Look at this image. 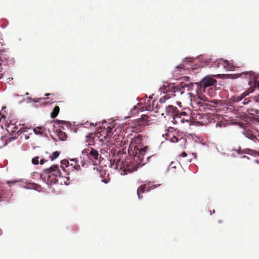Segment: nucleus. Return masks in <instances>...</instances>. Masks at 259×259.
Masks as SVG:
<instances>
[{"instance_id": "60", "label": "nucleus", "mask_w": 259, "mask_h": 259, "mask_svg": "<svg viewBox=\"0 0 259 259\" xmlns=\"http://www.w3.org/2000/svg\"><path fill=\"white\" fill-rule=\"evenodd\" d=\"M230 156H231V157H236V155H235V154H234V153L231 154L230 155Z\"/></svg>"}, {"instance_id": "50", "label": "nucleus", "mask_w": 259, "mask_h": 259, "mask_svg": "<svg viewBox=\"0 0 259 259\" xmlns=\"http://www.w3.org/2000/svg\"><path fill=\"white\" fill-rule=\"evenodd\" d=\"M32 100H33V99H32L31 97H28L27 98V103L31 102H32Z\"/></svg>"}, {"instance_id": "64", "label": "nucleus", "mask_w": 259, "mask_h": 259, "mask_svg": "<svg viewBox=\"0 0 259 259\" xmlns=\"http://www.w3.org/2000/svg\"><path fill=\"white\" fill-rule=\"evenodd\" d=\"M177 104L179 106H180L181 104V103L180 102H177Z\"/></svg>"}, {"instance_id": "58", "label": "nucleus", "mask_w": 259, "mask_h": 259, "mask_svg": "<svg viewBox=\"0 0 259 259\" xmlns=\"http://www.w3.org/2000/svg\"><path fill=\"white\" fill-rule=\"evenodd\" d=\"M241 158H247V159H249V157L248 156H242L241 157Z\"/></svg>"}, {"instance_id": "44", "label": "nucleus", "mask_w": 259, "mask_h": 259, "mask_svg": "<svg viewBox=\"0 0 259 259\" xmlns=\"http://www.w3.org/2000/svg\"><path fill=\"white\" fill-rule=\"evenodd\" d=\"M173 164H174V162H171L169 164V167H168L167 170H168L170 167H171L172 168H176V166L174 165Z\"/></svg>"}, {"instance_id": "51", "label": "nucleus", "mask_w": 259, "mask_h": 259, "mask_svg": "<svg viewBox=\"0 0 259 259\" xmlns=\"http://www.w3.org/2000/svg\"><path fill=\"white\" fill-rule=\"evenodd\" d=\"M102 182L105 184H107L108 183V181H107V180L106 179H103L102 180Z\"/></svg>"}, {"instance_id": "48", "label": "nucleus", "mask_w": 259, "mask_h": 259, "mask_svg": "<svg viewBox=\"0 0 259 259\" xmlns=\"http://www.w3.org/2000/svg\"><path fill=\"white\" fill-rule=\"evenodd\" d=\"M17 137H11V138H10L9 139V142H12V141H14V140H16V139H17Z\"/></svg>"}, {"instance_id": "49", "label": "nucleus", "mask_w": 259, "mask_h": 259, "mask_svg": "<svg viewBox=\"0 0 259 259\" xmlns=\"http://www.w3.org/2000/svg\"><path fill=\"white\" fill-rule=\"evenodd\" d=\"M181 156L183 157H186L187 156V154L186 152L184 151L181 154Z\"/></svg>"}, {"instance_id": "28", "label": "nucleus", "mask_w": 259, "mask_h": 259, "mask_svg": "<svg viewBox=\"0 0 259 259\" xmlns=\"http://www.w3.org/2000/svg\"><path fill=\"white\" fill-rule=\"evenodd\" d=\"M194 59V58H193L186 57L183 59V61L184 62H190V63H192Z\"/></svg>"}, {"instance_id": "13", "label": "nucleus", "mask_w": 259, "mask_h": 259, "mask_svg": "<svg viewBox=\"0 0 259 259\" xmlns=\"http://www.w3.org/2000/svg\"><path fill=\"white\" fill-rule=\"evenodd\" d=\"M52 174L53 176L55 177H63V176L62 175V172L60 170L59 168V166L58 165H57V168H54L52 170Z\"/></svg>"}, {"instance_id": "45", "label": "nucleus", "mask_w": 259, "mask_h": 259, "mask_svg": "<svg viewBox=\"0 0 259 259\" xmlns=\"http://www.w3.org/2000/svg\"><path fill=\"white\" fill-rule=\"evenodd\" d=\"M81 125H84V127H87L89 125H92V123H89L88 121H87V122L84 123L83 124H82Z\"/></svg>"}, {"instance_id": "32", "label": "nucleus", "mask_w": 259, "mask_h": 259, "mask_svg": "<svg viewBox=\"0 0 259 259\" xmlns=\"http://www.w3.org/2000/svg\"><path fill=\"white\" fill-rule=\"evenodd\" d=\"M154 102H155V101L154 100L152 102L153 108V110L154 111V112L158 113L159 107L158 105H156V106L155 107H154Z\"/></svg>"}, {"instance_id": "8", "label": "nucleus", "mask_w": 259, "mask_h": 259, "mask_svg": "<svg viewBox=\"0 0 259 259\" xmlns=\"http://www.w3.org/2000/svg\"><path fill=\"white\" fill-rule=\"evenodd\" d=\"M166 114L167 115L176 114L178 113V108L172 105H169L165 108Z\"/></svg>"}, {"instance_id": "29", "label": "nucleus", "mask_w": 259, "mask_h": 259, "mask_svg": "<svg viewBox=\"0 0 259 259\" xmlns=\"http://www.w3.org/2000/svg\"><path fill=\"white\" fill-rule=\"evenodd\" d=\"M168 131H169V130ZM172 131H171V133H169V132H168V133H165V135L163 134L162 137H165V139L167 141H168L169 138L170 137V135H172Z\"/></svg>"}, {"instance_id": "38", "label": "nucleus", "mask_w": 259, "mask_h": 259, "mask_svg": "<svg viewBox=\"0 0 259 259\" xmlns=\"http://www.w3.org/2000/svg\"><path fill=\"white\" fill-rule=\"evenodd\" d=\"M173 136H175L173 134L170 135V137L169 138L168 141L171 143H176V139L173 138Z\"/></svg>"}, {"instance_id": "9", "label": "nucleus", "mask_w": 259, "mask_h": 259, "mask_svg": "<svg viewBox=\"0 0 259 259\" xmlns=\"http://www.w3.org/2000/svg\"><path fill=\"white\" fill-rule=\"evenodd\" d=\"M145 184L141 185L139 187H138L137 191V194L138 197L139 199H141L142 198V196L140 195V193H144L145 191V186L146 184H149V181H146L145 182Z\"/></svg>"}, {"instance_id": "34", "label": "nucleus", "mask_w": 259, "mask_h": 259, "mask_svg": "<svg viewBox=\"0 0 259 259\" xmlns=\"http://www.w3.org/2000/svg\"><path fill=\"white\" fill-rule=\"evenodd\" d=\"M177 115H179V116L180 117H182V116H186L187 115V113L186 112H180L178 110V113H177Z\"/></svg>"}, {"instance_id": "47", "label": "nucleus", "mask_w": 259, "mask_h": 259, "mask_svg": "<svg viewBox=\"0 0 259 259\" xmlns=\"http://www.w3.org/2000/svg\"><path fill=\"white\" fill-rule=\"evenodd\" d=\"M23 139H24L26 140H28L29 139V136L27 135V134L23 133Z\"/></svg>"}, {"instance_id": "5", "label": "nucleus", "mask_w": 259, "mask_h": 259, "mask_svg": "<svg viewBox=\"0 0 259 259\" xmlns=\"http://www.w3.org/2000/svg\"><path fill=\"white\" fill-rule=\"evenodd\" d=\"M242 133L246 138L252 141H255V140H257L256 138L257 136L259 137V134H257L258 133L257 131L253 132L250 130L244 129Z\"/></svg>"}, {"instance_id": "62", "label": "nucleus", "mask_w": 259, "mask_h": 259, "mask_svg": "<svg viewBox=\"0 0 259 259\" xmlns=\"http://www.w3.org/2000/svg\"><path fill=\"white\" fill-rule=\"evenodd\" d=\"M3 75L4 74L2 73H0V79L2 78Z\"/></svg>"}, {"instance_id": "54", "label": "nucleus", "mask_w": 259, "mask_h": 259, "mask_svg": "<svg viewBox=\"0 0 259 259\" xmlns=\"http://www.w3.org/2000/svg\"><path fill=\"white\" fill-rule=\"evenodd\" d=\"M70 160L72 161H74L75 162V163H77V162H78V160H77L75 158H73V159H71Z\"/></svg>"}, {"instance_id": "14", "label": "nucleus", "mask_w": 259, "mask_h": 259, "mask_svg": "<svg viewBox=\"0 0 259 259\" xmlns=\"http://www.w3.org/2000/svg\"><path fill=\"white\" fill-rule=\"evenodd\" d=\"M23 182V180L22 179H17V180H14L11 181H7V184L9 185L10 186V184L11 185H15L17 184L18 186L21 187V185H20V183Z\"/></svg>"}, {"instance_id": "42", "label": "nucleus", "mask_w": 259, "mask_h": 259, "mask_svg": "<svg viewBox=\"0 0 259 259\" xmlns=\"http://www.w3.org/2000/svg\"><path fill=\"white\" fill-rule=\"evenodd\" d=\"M44 99H45V98H37V99H33L32 102H35V103L38 102L40 100H44Z\"/></svg>"}, {"instance_id": "55", "label": "nucleus", "mask_w": 259, "mask_h": 259, "mask_svg": "<svg viewBox=\"0 0 259 259\" xmlns=\"http://www.w3.org/2000/svg\"><path fill=\"white\" fill-rule=\"evenodd\" d=\"M3 71V68L2 66V64H0V72L2 73Z\"/></svg>"}, {"instance_id": "6", "label": "nucleus", "mask_w": 259, "mask_h": 259, "mask_svg": "<svg viewBox=\"0 0 259 259\" xmlns=\"http://www.w3.org/2000/svg\"><path fill=\"white\" fill-rule=\"evenodd\" d=\"M173 88L172 83L167 81L164 82L162 86L159 89V92L164 94H166L170 92L173 94Z\"/></svg>"}, {"instance_id": "30", "label": "nucleus", "mask_w": 259, "mask_h": 259, "mask_svg": "<svg viewBox=\"0 0 259 259\" xmlns=\"http://www.w3.org/2000/svg\"><path fill=\"white\" fill-rule=\"evenodd\" d=\"M56 182V181H54L53 179H51V176L48 175L47 177V184H51L52 183H55Z\"/></svg>"}, {"instance_id": "40", "label": "nucleus", "mask_w": 259, "mask_h": 259, "mask_svg": "<svg viewBox=\"0 0 259 259\" xmlns=\"http://www.w3.org/2000/svg\"><path fill=\"white\" fill-rule=\"evenodd\" d=\"M90 150L89 149H84L82 151V154L83 155L86 154L88 157V153L89 152Z\"/></svg>"}, {"instance_id": "24", "label": "nucleus", "mask_w": 259, "mask_h": 259, "mask_svg": "<svg viewBox=\"0 0 259 259\" xmlns=\"http://www.w3.org/2000/svg\"><path fill=\"white\" fill-rule=\"evenodd\" d=\"M172 116L173 120L172 121V122L174 124H177L179 121L177 119V118H181V117L179 116V115H177L176 114L171 115Z\"/></svg>"}, {"instance_id": "3", "label": "nucleus", "mask_w": 259, "mask_h": 259, "mask_svg": "<svg viewBox=\"0 0 259 259\" xmlns=\"http://www.w3.org/2000/svg\"><path fill=\"white\" fill-rule=\"evenodd\" d=\"M196 58L199 60L201 67H205L207 66H209V67L215 68H219L220 67L221 63L215 62L210 64V63H212L211 59L204 58V55H200L199 56H197Z\"/></svg>"}, {"instance_id": "21", "label": "nucleus", "mask_w": 259, "mask_h": 259, "mask_svg": "<svg viewBox=\"0 0 259 259\" xmlns=\"http://www.w3.org/2000/svg\"><path fill=\"white\" fill-rule=\"evenodd\" d=\"M60 155V152L56 151L53 152L52 155L50 156L51 160L52 161L56 159Z\"/></svg>"}, {"instance_id": "27", "label": "nucleus", "mask_w": 259, "mask_h": 259, "mask_svg": "<svg viewBox=\"0 0 259 259\" xmlns=\"http://www.w3.org/2000/svg\"><path fill=\"white\" fill-rule=\"evenodd\" d=\"M23 129L21 127L16 133L21 139H23Z\"/></svg>"}, {"instance_id": "12", "label": "nucleus", "mask_w": 259, "mask_h": 259, "mask_svg": "<svg viewBox=\"0 0 259 259\" xmlns=\"http://www.w3.org/2000/svg\"><path fill=\"white\" fill-rule=\"evenodd\" d=\"M60 111V108L59 106H57L54 107L53 110L51 113V117L52 118H55L57 115H58Z\"/></svg>"}, {"instance_id": "56", "label": "nucleus", "mask_w": 259, "mask_h": 259, "mask_svg": "<svg viewBox=\"0 0 259 259\" xmlns=\"http://www.w3.org/2000/svg\"><path fill=\"white\" fill-rule=\"evenodd\" d=\"M137 109V107L136 106H134L132 108V109L131 110V112H133V111H134L135 110H136Z\"/></svg>"}, {"instance_id": "25", "label": "nucleus", "mask_w": 259, "mask_h": 259, "mask_svg": "<svg viewBox=\"0 0 259 259\" xmlns=\"http://www.w3.org/2000/svg\"><path fill=\"white\" fill-rule=\"evenodd\" d=\"M232 151H236L238 154H245L246 153V150H241L240 147H239L238 149H233Z\"/></svg>"}, {"instance_id": "18", "label": "nucleus", "mask_w": 259, "mask_h": 259, "mask_svg": "<svg viewBox=\"0 0 259 259\" xmlns=\"http://www.w3.org/2000/svg\"><path fill=\"white\" fill-rule=\"evenodd\" d=\"M245 154L251 155V156H258V152L254 150H251L249 149H246V153Z\"/></svg>"}, {"instance_id": "31", "label": "nucleus", "mask_w": 259, "mask_h": 259, "mask_svg": "<svg viewBox=\"0 0 259 259\" xmlns=\"http://www.w3.org/2000/svg\"><path fill=\"white\" fill-rule=\"evenodd\" d=\"M22 128L23 129V133H24V134H27L29 133V130H32V127L29 128V127H27V126H23V127H22Z\"/></svg>"}, {"instance_id": "59", "label": "nucleus", "mask_w": 259, "mask_h": 259, "mask_svg": "<svg viewBox=\"0 0 259 259\" xmlns=\"http://www.w3.org/2000/svg\"><path fill=\"white\" fill-rule=\"evenodd\" d=\"M152 187H149V188H148V189L146 190V191H147V192H149V191H150L151 190H152Z\"/></svg>"}, {"instance_id": "39", "label": "nucleus", "mask_w": 259, "mask_h": 259, "mask_svg": "<svg viewBox=\"0 0 259 259\" xmlns=\"http://www.w3.org/2000/svg\"><path fill=\"white\" fill-rule=\"evenodd\" d=\"M73 168L78 171H80L81 170V167L79 164L74 165L73 166Z\"/></svg>"}, {"instance_id": "53", "label": "nucleus", "mask_w": 259, "mask_h": 259, "mask_svg": "<svg viewBox=\"0 0 259 259\" xmlns=\"http://www.w3.org/2000/svg\"><path fill=\"white\" fill-rule=\"evenodd\" d=\"M242 98H240L239 97H237V100L236 101H238V102H240L242 100Z\"/></svg>"}, {"instance_id": "20", "label": "nucleus", "mask_w": 259, "mask_h": 259, "mask_svg": "<svg viewBox=\"0 0 259 259\" xmlns=\"http://www.w3.org/2000/svg\"><path fill=\"white\" fill-rule=\"evenodd\" d=\"M18 127L17 125H14L13 124H10L8 126V129L7 131L10 132L11 130V132L13 133H15V130L17 129Z\"/></svg>"}, {"instance_id": "36", "label": "nucleus", "mask_w": 259, "mask_h": 259, "mask_svg": "<svg viewBox=\"0 0 259 259\" xmlns=\"http://www.w3.org/2000/svg\"><path fill=\"white\" fill-rule=\"evenodd\" d=\"M55 122L56 124H64L66 122V121H64V120H59V119H56V120H55Z\"/></svg>"}, {"instance_id": "46", "label": "nucleus", "mask_w": 259, "mask_h": 259, "mask_svg": "<svg viewBox=\"0 0 259 259\" xmlns=\"http://www.w3.org/2000/svg\"><path fill=\"white\" fill-rule=\"evenodd\" d=\"M249 101L247 100L246 99H245L243 102H241V104L243 105H247L248 104Z\"/></svg>"}, {"instance_id": "19", "label": "nucleus", "mask_w": 259, "mask_h": 259, "mask_svg": "<svg viewBox=\"0 0 259 259\" xmlns=\"http://www.w3.org/2000/svg\"><path fill=\"white\" fill-rule=\"evenodd\" d=\"M223 67L228 71H231L232 70V67L233 66L231 65L228 61H224V64H223Z\"/></svg>"}, {"instance_id": "1", "label": "nucleus", "mask_w": 259, "mask_h": 259, "mask_svg": "<svg viewBox=\"0 0 259 259\" xmlns=\"http://www.w3.org/2000/svg\"><path fill=\"white\" fill-rule=\"evenodd\" d=\"M147 149V146L141 148L137 147H135L133 151V162L128 159L125 161H121L120 159L118 158L117 160H111V164L112 166H114V168L121 170L122 171L121 175L136 171L138 167L145 165L151 157L148 156L146 160H144V157Z\"/></svg>"}, {"instance_id": "11", "label": "nucleus", "mask_w": 259, "mask_h": 259, "mask_svg": "<svg viewBox=\"0 0 259 259\" xmlns=\"http://www.w3.org/2000/svg\"><path fill=\"white\" fill-rule=\"evenodd\" d=\"M56 133H57V135L60 141H65L66 140L67 135L65 133H64L60 130L57 131Z\"/></svg>"}, {"instance_id": "52", "label": "nucleus", "mask_w": 259, "mask_h": 259, "mask_svg": "<svg viewBox=\"0 0 259 259\" xmlns=\"http://www.w3.org/2000/svg\"><path fill=\"white\" fill-rule=\"evenodd\" d=\"M160 185V184H159V185H154L151 187H152V189H154V188H157L158 186H159Z\"/></svg>"}, {"instance_id": "4", "label": "nucleus", "mask_w": 259, "mask_h": 259, "mask_svg": "<svg viewBox=\"0 0 259 259\" xmlns=\"http://www.w3.org/2000/svg\"><path fill=\"white\" fill-rule=\"evenodd\" d=\"M172 84L174 87L173 94H172V96L174 97L175 96V94L177 92H179L181 95H183L184 93V91L186 90V88L187 87V83L183 81H180L177 83H172Z\"/></svg>"}, {"instance_id": "22", "label": "nucleus", "mask_w": 259, "mask_h": 259, "mask_svg": "<svg viewBox=\"0 0 259 259\" xmlns=\"http://www.w3.org/2000/svg\"><path fill=\"white\" fill-rule=\"evenodd\" d=\"M61 167L63 170H64V166L68 167L69 166V162L66 160H62L61 161Z\"/></svg>"}, {"instance_id": "15", "label": "nucleus", "mask_w": 259, "mask_h": 259, "mask_svg": "<svg viewBox=\"0 0 259 259\" xmlns=\"http://www.w3.org/2000/svg\"><path fill=\"white\" fill-rule=\"evenodd\" d=\"M187 83V87L186 88L187 91H194L195 92L196 82H189V83Z\"/></svg>"}, {"instance_id": "63", "label": "nucleus", "mask_w": 259, "mask_h": 259, "mask_svg": "<svg viewBox=\"0 0 259 259\" xmlns=\"http://www.w3.org/2000/svg\"><path fill=\"white\" fill-rule=\"evenodd\" d=\"M3 233V230L1 229H0V236L2 235Z\"/></svg>"}, {"instance_id": "16", "label": "nucleus", "mask_w": 259, "mask_h": 259, "mask_svg": "<svg viewBox=\"0 0 259 259\" xmlns=\"http://www.w3.org/2000/svg\"><path fill=\"white\" fill-rule=\"evenodd\" d=\"M106 135L104 136L105 139L111 137L113 134V128L110 126H108L107 130L105 131Z\"/></svg>"}, {"instance_id": "10", "label": "nucleus", "mask_w": 259, "mask_h": 259, "mask_svg": "<svg viewBox=\"0 0 259 259\" xmlns=\"http://www.w3.org/2000/svg\"><path fill=\"white\" fill-rule=\"evenodd\" d=\"M173 138L176 139V142L179 143V145L181 148L182 149L185 148V145L186 144L187 140L186 138H181L180 139H178V138L176 137L175 136H173Z\"/></svg>"}, {"instance_id": "61", "label": "nucleus", "mask_w": 259, "mask_h": 259, "mask_svg": "<svg viewBox=\"0 0 259 259\" xmlns=\"http://www.w3.org/2000/svg\"><path fill=\"white\" fill-rule=\"evenodd\" d=\"M51 138H52V140H53V141L54 142H56L57 141V140L55 138L53 137V136H51Z\"/></svg>"}, {"instance_id": "7", "label": "nucleus", "mask_w": 259, "mask_h": 259, "mask_svg": "<svg viewBox=\"0 0 259 259\" xmlns=\"http://www.w3.org/2000/svg\"><path fill=\"white\" fill-rule=\"evenodd\" d=\"M99 157L98 151L94 148H91L88 153V158L91 160H95L99 161Z\"/></svg>"}, {"instance_id": "17", "label": "nucleus", "mask_w": 259, "mask_h": 259, "mask_svg": "<svg viewBox=\"0 0 259 259\" xmlns=\"http://www.w3.org/2000/svg\"><path fill=\"white\" fill-rule=\"evenodd\" d=\"M54 168H57L56 164H53L50 167L44 169L43 170V172L45 174H46V175L50 174L51 173H52L53 169Z\"/></svg>"}, {"instance_id": "57", "label": "nucleus", "mask_w": 259, "mask_h": 259, "mask_svg": "<svg viewBox=\"0 0 259 259\" xmlns=\"http://www.w3.org/2000/svg\"><path fill=\"white\" fill-rule=\"evenodd\" d=\"M85 165V162L84 161H82L81 162V166H83V167H84Z\"/></svg>"}, {"instance_id": "26", "label": "nucleus", "mask_w": 259, "mask_h": 259, "mask_svg": "<svg viewBox=\"0 0 259 259\" xmlns=\"http://www.w3.org/2000/svg\"><path fill=\"white\" fill-rule=\"evenodd\" d=\"M39 157L38 156H36V157H33L32 159V163L34 164V165H37L39 164Z\"/></svg>"}, {"instance_id": "33", "label": "nucleus", "mask_w": 259, "mask_h": 259, "mask_svg": "<svg viewBox=\"0 0 259 259\" xmlns=\"http://www.w3.org/2000/svg\"><path fill=\"white\" fill-rule=\"evenodd\" d=\"M32 131L34 133L37 135H42L43 133L42 132L40 131H37L36 128H32Z\"/></svg>"}, {"instance_id": "2", "label": "nucleus", "mask_w": 259, "mask_h": 259, "mask_svg": "<svg viewBox=\"0 0 259 259\" xmlns=\"http://www.w3.org/2000/svg\"><path fill=\"white\" fill-rule=\"evenodd\" d=\"M217 80L213 75H207L202 78L199 81L196 82L195 92L197 94L205 91V89L214 85Z\"/></svg>"}, {"instance_id": "37", "label": "nucleus", "mask_w": 259, "mask_h": 259, "mask_svg": "<svg viewBox=\"0 0 259 259\" xmlns=\"http://www.w3.org/2000/svg\"><path fill=\"white\" fill-rule=\"evenodd\" d=\"M184 67L183 64H180L176 67V69H178L179 71H181Z\"/></svg>"}, {"instance_id": "43", "label": "nucleus", "mask_w": 259, "mask_h": 259, "mask_svg": "<svg viewBox=\"0 0 259 259\" xmlns=\"http://www.w3.org/2000/svg\"><path fill=\"white\" fill-rule=\"evenodd\" d=\"M48 160L45 159H41L39 162V163L40 165H43L46 162H47Z\"/></svg>"}, {"instance_id": "41", "label": "nucleus", "mask_w": 259, "mask_h": 259, "mask_svg": "<svg viewBox=\"0 0 259 259\" xmlns=\"http://www.w3.org/2000/svg\"><path fill=\"white\" fill-rule=\"evenodd\" d=\"M190 119V117H189V119H187L186 120H185L184 118H182V117H181V118H180V121H181V122L182 123H184L185 121L188 122Z\"/></svg>"}, {"instance_id": "23", "label": "nucleus", "mask_w": 259, "mask_h": 259, "mask_svg": "<svg viewBox=\"0 0 259 259\" xmlns=\"http://www.w3.org/2000/svg\"><path fill=\"white\" fill-rule=\"evenodd\" d=\"M170 98V96L167 95H164L163 97H161L160 99H159V102L160 103H165V102L169 99V98Z\"/></svg>"}, {"instance_id": "35", "label": "nucleus", "mask_w": 259, "mask_h": 259, "mask_svg": "<svg viewBox=\"0 0 259 259\" xmlns=\"http://www.w3.org/2000/svg\"><path fill=\"white\" fill-rule=\"evenodd\" d=\"M189 79H190V77L189 76H184L182 77V78H181L182 81H183L184 82H186L187 81H188L189 80Z\"/></svg>"}]
</instances>
